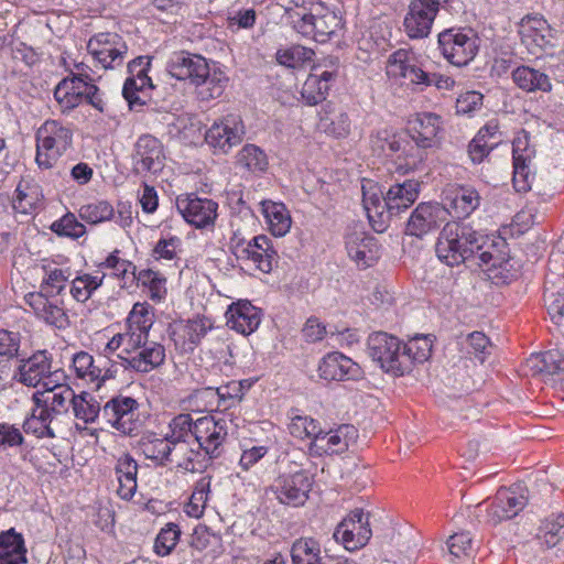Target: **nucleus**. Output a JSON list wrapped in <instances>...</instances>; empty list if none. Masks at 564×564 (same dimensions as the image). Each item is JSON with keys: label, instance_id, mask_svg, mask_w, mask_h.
Here are the masks:
<instances>
[{"label": "nucleus", "instance_id": "f257e3e1", "mask_svg": "<svg viewBox=\"0 0 564 564\" xmlns=\"http://www.w3.org/2000/svg\"><path fill=\"white\" fill-rule=\"evenodd\" d=\"M484 237L470 226L449 221L440 232L436 241L435 252L437 258L449 267L459 265L468 260L478 249V240Z\"/></svg>", "mask_w": 564, "mask_h": 564}, {"label": "nucleus", "instance_id": "f03ea898", "mask_svg": "<svg viewBox=\"0 0 564 564\" xmlns=\"http://www.w3.org/2000/svg\"><path fill=\"white\" fill-rule=\"evenodd\" d=\"M73 130L57 120H46L36 131L35 161L40 169H52L73 145Z\"/></svg>", "mask_w": 564, "mask_h": 564}, {"label": "nucleus", "instance_id": "7ed1b4c3", "mask_svg": "<svg viewBox=\"0 0 564 564\" xmlns=\"http://www.w3.org/2000/svg\"><path fill=\"white\" fill-rule=\"evenodd\" d=\"M368 354L388 373L403 376L410 372V359L402 355L399 338L383 332L368 337Z\"/></svg>", "mask_w": 564, "mask_h": 564}, {"label": "nucleus", "instance_id": "20e7f679", "mask_svg": "<svg viewBox=\"0 0 564 564\" xmlns=\"http://www.w3.org/2000/svg\"><path fill=\"white\" fill-rule=\"evenodd\" d=\"M230 248L238 260L250 262L264 273H269L273 269V263L278 262V253L271 240L264 235L249 241L235 235L231 238Z\"/></svg>", "mask_w": 564, "mask_h": 564}, {"label": "nucleus", "instance_id": "39448f33", "mask_svg": "<svg viewBox=\"0 0 564 564\" xmlns=\"http://www.w3.org/2000/svg\"><path fill=\"white\" fill-rule=\"evenodd\" d=\"M441 124V117L435 113L424 112L416 117L411 129L414 145H410L409 156L412 161L406 163L410 169H417L425 160V150L437 144Z\"/></svg>", "mask_w": 564, "mask_h": 564}, {"label": "nucleus", "instance_id": "423d86ee", "mask_svg": "<svg viewBox=\"0 0 564 564\" xmlns=\"http://www.w3.org/2000/svg\"><path fill=\"white\" fill-rule=\"evenodd\" d=\"M13 378L26 387L36 388L42 384L45 389V382L65 379V375L61 369L52 370L51 356L45 350H40L20 360Z\"/></svg>", "mask_w": 564, "mask_h": 564}, {"label": "nucleus", "instance_id": "0eeeda50", "mask_svg": "<svg viewBox=\"0 0 564 564\" xmlns=\"http://www.w3.org/2000/svg\"><path fill=\"white\" fill-rule=\"evenodd\" d=\"M521 43L531 55H540L555 46L556 31L541 14H528L519 23Z\"/></svg>", "mask_w": 564, "mask_h": 564}, {"label": "nucleus", "instance_id": "6e6552de", "mask_svg": "<svg viewBox=\"0 0 564 564\" xmlns=\"http://www.w3.org/2000/svg\"><path fill=\"white\" fill-rule=\"evenodd\" d=\"M438 46L443 56L458 67L473 61L478 51L477 40L474 35L454 29L438 34Z\"/></svg>", "mask_w": 564, "mask_h": 564}, {"label": "nucleus", "instance_id": "1a4fd4ad", "mask_svg": "<svg viewBox=\"0 0 564 564\" xmlns=\"http://www.w3.org/2000/svg\"><path fill=\"white\" fill-rule=\"evenodd\" d=\"M312 488V479L305 471L284 474L276 477L270 486L278 501L290 507H301L308 499Z\"/></svg>", "mask_w": 564, "mask_h": 564}, {"label": "nucleus", "instance_id": "9d476101", "mask_svg": "<svg viewBox=\"0 0 564 564\" xmlns=\"http://www.w3.org/2000/svg\"><path fill=\"white\" fill-rule=\"evenodd\" d=\"M245 133L241 117L229 113L212 124L205 133V140L215 150L227 153L232 147L242 142Z\"/></svg>", "mask_w": 564, "mask_h": 564}, {"label": "nucleus", "instance_id": "9b49d317", "mask_svg": "<svg viewBox=\"0 0 564 564\" xmlns=\"http://www.w3.org/2000/svg\"><path fill=\"white\" fill-rule=\"evenodd\" d=\"M87 50L106 69L121 65L128 53L126 42L113 32H102L94 35L87 43Z\"/></svg>", "mask_w": 564, "mask_h": 564}, {"label": "nucleus", "instance_id": "f8f14e48", "mask_svg": "<svg viewBox=\"0 0 564 564\" xmlns=\"http://www.w3.org/2000/svg\"><path fill=\"white\" fill-rule=\"evenodd\" d=\"M372 535L369 514L356 509L335 529L334 539L348 551L364 547Z\"/></svg>", "mask_w": 564, "mask_h": 564}, {"label": "nucleus", "instance_id": "ddd939ff", "mask_svg": "<svg viewBox=\"0 0 564 564\" xmlns=\"http://www.w3.org/2000/svg\"><path fill=\"white\" fill-rule=\"evenodd\" d=\"M227 435L228 427L225 420H216L207 415L197 419L194 423V438L208 459L220 456Z\"/></svg>", "mask_w": 564, "mask_h": 564}, {"label": "nucleus", "instance_id": "4468645a", "mask_svg": "<svg viewBox=\"0 0 564 564\" xmlns=\"http://www.w3.org/2000/svg\"><path fill=\"white\" fill-rule=\"evenodd\" d=\"M358 437V431L354 425L341 424L335 430L323 431L310 443V453L314 456L341 454L354 444Z\"/></svg>", "mask_w": 564, "mask_h": 564}, {"label": "nucleus", "instance_id": "2eb2a0df", "mask_svg": "<svg viewBox=\"0 0 564 564\" xmlns=\"http://www.w3.org/2000/svg\"><path fill=\"white\" fill-rule=\"evenodd\" d=\"M442 0H412L404 18V31L411 39H424L431 33Z\"/></svg>", "mask_w": 564, "mask_h": 564}, {"label": "nucleus", "instance_id": "dca6fc26", "mask_svg": "<svg viewBox=\"0 0 564 564\" xmlns=\"http://www.w3.org/2000/svg\"><path fill=\"white\" fill-rule=\"evenodd\" d=\"M138 402L131 397L111 398L102 408V414L117 431L123 435H133L138 430L135 412Z\"/></svg>", "mask_w": 564, "mask_h": 564}, {"label": "nucleus", "instance_id": "f3484780", "mask_svg": "<svg viewBox=\"0 0 564 564\" xmlns=\"http://www.w3.org/2000/svg\"><path fill=\"white\" fill-rule=\"evenodd\" d=\"M176 208L188 224L196 228H205L214 225L218 204L213 199L191 194L177 197Z\"/></svg>", "mask_w": 564, "mask_h": 564}, {"label": "nucleus", "instance_id": "a211bd4d", "mask_svg": "<svg viewBox=\"0 0 564 564\" xmlns=\"http://www.w3.org/2000/svg\"><path fill=\"white\" fill-rule=\"evenodd\" d=\"M340 18L322 2L296 31L299 34L324 43L339 29Z\"/></svg>", "mask_w": 564, "mask_h": 564}, {"label": "nucleus", "instance_id": "6ab92c4d", "mask_svg": "<svg viewBox=\"0 0 564 564\" xmlns=\"http://www.w3.org/2000/svg\"><path fill=\"white\" fill-rule=\"evenodd\" d=\"M447 210L441 204L421 203L412 212L408 220L405 232L410 236L423 238L435 231L446 219Z\"/></svg>", "mask_w": 564, "mask_h": 564}, {"label": "nucleus", "instance_id": "aec40b11", "mask_svg": "<svg viewBox=\"0 0 564 564\" xmlns=\"http://www.w3.org/2000/svg\"><path fill=\"white\" fill-rule=\"evenodd\" d=\"M527 505V499L516 491L500 488L490 505L486 507V522L497 525L514 518Z\"/></svg>", "mask_w": 564, "mask_h": 564}, {"label": "nucleus", "instance_id": "412c9836", "mask_svg": "<svg viewBox=\"0 0 564 564\" xmlns=\"http://www.w3.org/2000/svg\"><path fill=\"white\" fill-rule=\"evenodd\" d=\"M386 73L392 79H405L416 89L426 78V72L416 65V61L409 51L400 48L389 55L386 64Z\"/></svg>", "mask_w": 564, "mask_h": 564}, {"label": "nucleus", "instance_id": "4be33fe9", "mask_svg": "<svg viewBox=\"0 0 564 564\" xmlns=\"http://www.w3.org/2000/svg\"><path fill=\"white\" fill-rule=\"evenodd\" d=\"M169 73L178 80H191L192 84H199L205 75H208L209 64L196 54L186 52L174 53L167 63Z\"/></svg>", "mask_w": 564, "mask_h": 564}, {"label": "nucleus", "instance_id": "5701e85b", "mask_svg": "<svg viewBox=\"0 0 564 564\" xmlns=\"http://www.w3.org/2000/svg\"><path fill=\"white\" fill-rule=\"evenodd\" d=\"M163 145L156 138L141 135L134 145V171L137 173H156L163 167Z\"/></svg>", "mask_w": 564, "mask_h": 564}, {"label": "nucleus", "instance_id": "b1692460", "mask_svg": "<svg viewBox=\"0 0 564 564\" xmlns=\"http://www.w3.org/2000/svg\"><path fill=\"white\" fill-rule=\"evenodd\" d=\"M346 250L359 268L371 267L379 258V248L373 237L364 231H351L346 236Z\"/></svg>", "mask_w": 564, "mask_h": 564}, {"label": "nucleus", "instance_id": "393cba45", "mask_svg": "<svg viewBox=\"0 0 564 564\" xmlns=\"http://www.w3.org/2000/svg\"><path fill=\"white\" fill-rule=\"evenodd\" d=\"M118 357L123 360L126 368L133 369L137 372L148 373L163 365L165 360V348L159 343L149 341L133 354H118Z\"/></svg>", "mask_w": 564, "mask_h": 564}, {"label": "nucleus", "instance_id": "a878e982", "mask_svg": "<svg viewBox=\"0 0 564 564\" xmlns=\"http://www.w3.org/2000/svg\"><path fill=\"white\" fill-rule=\"evenodd\" d=\"M420 183L415 180H405L395 183L384 194L386 212L389 216H398L409 209L417 199Z\"/></svg>", "mask_w": 564, "mask_h": 564}, {"label": "nucleus", "instance_id": "bb28decb", "mask_svg": "<svg viewBox=\"0 0 564 564\" xmlns=\"http://www.w3.org/2000/svg\"><path fill=\"white\" fill-rule=\"evenodd\" d=\"M227 325L240 334L253 333L261 323V311L249 301L232 303L226 312Z\"/></svg>", "mask_w": 564, "mask_h": 564}, {"label": "nucleus", "instance_id": "cd10ccee", "mask_svg": "<svg viewBox=\"0 0 564 564\" xmlns=\"http://www.w3.org/2000/svg\"><path fill=\"white\" fill-rule=\"evenodd\" d=\"M25 303L33 310L35 315L43 319L45 323L53 325L57 328H65L68 326V316L64 308L56 302L50 300L42 292H31L24 297Z\"/></svg>", "mask_w": 564, "mask_h": 564}, {"label": "nucleus", "instance_id": "c85d7f7f", "mask_svg": "<svg viewBox=\"0 0 564 564\" xmlns=\"http://www.w3.org/2000/svg\"><path fill=\"white\" fill-rule=\"evenodd\" d=\"M64 380L47 381L44 391H42L44 393L42 401L48 406L51 414L56 417L67 414L75 400L74 390L62 383Z\"/></svg>", "mask_w": 564, "mask_h": 564}, {"label": "nucleus", "instance_id": "c756f323", "mask_svg": "<svg viewBox=\"0 0 564 564\" xmlns=\"http://www.w3.org/2000/svg\"><path fill=\"white\" fill-rule=\"evenodd\" d=\"M139 465L137 460L128 453L118 457L115 465V473L118 480L117 494L123 500H131L134 496L138 484Z\"/></svg>", "mask_w": 564, "mask_h": 564}, {"label": "nucleus", "instance_id": "7c9ffc66", "mask_svg": "<svg viewBox=\"0 0 564 564\" xmlns=\"http://www.w3.org/2000/svg\"><path fill=\"white\" fill-rule=\"evenodd\" d=\"M83 75H73L58 83L54 90V97L63 113L69 112L83 102L84 94Z\"/></svg>", "mask_w": 564, "mask_h": 564}, {"label": "nucleus", "instance_id": "2f4dec72", "mask_svg": "<svg viewBox=\"0 0 564 564\" xmlns=\"http://www.w3.org/2000/svg\"><path fill=\"white\" fill-rule=\"evenodd\" d=\"M319 376L325 380H344L352 377L357 365L340 352H330L323 358L318 366Z\"/></svg>", "mask_w": 564, "mask_h": 564}, {"label": "nucleus", "instance_id": "473e14b6", "mask_svg": "<svg viewBox=\"0 0 564 564\" xmlns=\"http://www.w3.org/2000/svg\"><path fill=\"white\" fill-rule=\"evenodd\" d=\"M511 76L513 83L520 89L527 93H549L552 89V84L549 76L545 73L530 66L517 67L512 70Z\"/></svg>", "mask_w": 564, "mask_h": 564}, {"label": "nucleus", "instance_id": "72a5a7b5", "mask_svg": "<svg viewBox=\"0 0 564 564\" xmlns=\"http://www.w3.org/2000/svg\"><path fill=\"white\" fill-rule=\"evenodd\" d=\"M480 204V196L474 188L462 187L453 193L452 196L446 197V203L443 205L455 218H465L469 216Z\"/></svg>", "mask_w": 564, "mask_h": 564}, {"label": "nucleus", "instance_id": "f704fd0d", "mask_svg": "<svg viewBox=\"0 0 564 564\" xmlns=\"http://www.w3.org/2000/svg\"><path fill=\"white\" fill-rule=\"evenodd\" d=\"M73 368L78 378L94 383L97 390L100 389L107 379L111 378L109 370H104L96 365L93 356L86 351H79L74 355Z\"/></svg>", "mask_w": 564, "mask_h": 564}, {"label": "nucleus", "instance_id": "c9c22d12", "mask_svg": "<svg viewBox=\"0 0 564 564\" xmlns=\"http://www.w3.org/2000/svg\"><path fill=\"white\" fill-rule=\"evenodd\" d=\"M25 547L23 538L13 529L0 534V564L25 563Z\"/></svg>", "mask_w": 564, "mask_h": 564}, {"label": "nucleus", "instance_id": "e433bc0d", "mask_svg": "<svg viewBox=\"0 0 564 564\" xmlns=\"http://www.w3.org/2000/svg\"><path fill=\"white\" fill-rule=\"evenodd\" d=\"M261 205L262 213L272 235L276 237L286 235L291 228L292 219L284 204L264 200Z\"/></svg>", "mask_w": 564, "mask_h": 564}, {"label": "nucleus", "instance_id": "4c0bfd02", "mask_svg": "<svg viewBox=\"0 0 564 564\" xmlns=\"http://www.w3.org/2000/svg\"><path fill=\"white\" fill-rule=\"evenodd\" d=\"M139 447L145 458L151 459L161 466L171 462V455L174 452V445L172 444L171 438H167L166 436H144L140 440Z\"/></svg>", "mask_w": 564, "mask_h": 564}, {"label": "nucleus", "instance_id": "58836bf2", "mask_svg": "<svg viewBox=\"0 0 564 564\" xmlns=\"http://www.w3.org/2000/svg\"><path fill=\"white\" fill-rule=\"evenodd\" d=\"M322 3L319 0H279V6L284 9L288 21L297 31L304 21Z\"/></svg>", "mask_w": 564, "mask_h": 564}, {"label": "nucleus", "instance_id": "ea45409f", "mask_svg": "<svg viewBox=\"0 0 564 564\" xmlns=\"http://www.w3.org/2000/svg\"><path fill=\"white\" fill-rule=\"evenodd\" d=\"M292 564H324L321 544L313 538L296 540L291 549Z\"/></svg>", "mask_w": 564, "mask_h": 564}, {"label": "nucleus", "instance_id": "a19ab883", "mask_svg": "<svg viewBox=\"0 0 564 564\" xmlns=\"http://www.w3.org/2000/svg\"><path fill=\"white\" fill-rule=\"evenodd\" d=\"M150 61L147 57L139 56L128 64L129 73L133 76L128 78L123 85L122 94H132V90L143 93L147 88H152L151 78L147 74V67Z\"/></svg>", "mask_w": 564, "mask_h": 564}, {"label": "nucleus", "instance_id": "79ce46f5", "mask_svg": "<svg viewBox=\"0 0 564 564\" xmlns=\"http://www.w3.org/2000/svg\"><path fill=\"white\" fill-rule=\"evenodd\" d=\"M194 423L189 414H180L170 423L171 434L166 437L171 438L174 445V452L185 453L187 451L186 438L194 436Z\"/></svg>", "mask_w": 564, "mask_h": 564}, {"label": "nucleus", "instance_id": "37998d69", "mask_svg": "<svg viewBox=\"0 0 564 564\" xmlns=\"http://www.w3.org/2000/svg\"><path fill=\"white\" fill-rule=\"evenodd\" d=\"M478 249L475 250L473 257L468 260L475 265L478 267H487V270H491L494 268L502 267L508 262L505 253H501L497 250L494 243H489L487 246L484 245V239L478 240L477 242Z\"/></svg>", "mask_w": 564, "mask_h": 564}, {"label": "nucleus", "instance_id": "c03bdc74", "mask_svg": "<svg viewBox=\"0 0 564 564\" xmlns=\"http://www.w3.org/2000/svg\"><path fill=\"white\" fill-rule=\"evenodd\" d=\"M227 84V78L219 69L208 70L199 84L195 86L198 89V96L202 100L215 99L221 96Z\"/></svg>", "mask_w": 564, "mask_h": 564}, {"label": "nucleus", "instance_id": "a18cd8bd", "mask_svg": "<svg viewBox=\"0 0 564 564\" xmlns=\"http://www.w3.org/2000/svg\"><path fill=\"white\" fill-rule=\"evenodd\" d=\"M402 355L410 359V371L414 364H422L431 357L432 340L427 336H415L406 344L401 343Z\"/></svg>", "mask_w": 564, "mask_h": 564}, {"label": "nucleus", "instance_id": "49530a36", "mask_svg": "<svg viewBox=\"0 0 564 564\" xmlns=\"http://www.w3.org/2000/svg\"><path fill=\"white\" fill-rule=\"evenodd\" d=\"M73 412L74 415L82 420L84 423H94L98 417L101 406L99 401H97L90 393L82 392L80 394H75V400L73 403Z\"/></svg>", "mask_w": 564, "mask_h": 564}, {"label": "nucleus", "instance_id": "de8ad7c7", "mask_svg": "<svg viewBox=\"0 0 564 564\" xmlns=\"http://www.w3.org/2000/svg\"><path fill=\"white\" fill-rule=\"evenodd\" d=\"M237 163L250 172H263L268 167V158L259 147L246 144L237 155Z\"/></svg>", "mask_w": 564, "mask_h": 564}, {"label": "nucleus", "instance_id": "09e8293b", "mask_svg": "<svg viewBox=\"0 0 564 564\" xmlns=\"http://www.w3.org/2000/svg\"><path fill=\"white\" fill-rule=\"evenodd\" d=\"M245 381H230L216 389L208 387L202 391H197V394H210L216 397L226 408L230 406L234 402L240 401L245 394Z\"/></svg>", "mask_w": 564, "mask_h": 564}, {"label": "nucleus", "instance_id": "8fccbe9b", "mask_svg": "<svg viewBox=\"0 0 564 564\" xmlns=\"http://www.w3.org/2000/svg\"><path fill=\"white\" fill-rule=\"evenodd\" d=\"M213 327L206 317H197L187 321L183 327V337L189 350H193Z\"/></svg>", "mask_w": 564, "mask_h": 564}, {"label": "nucleus", "instance_id": "3c124183", "mask_svg": "<svg viewBox=\"0 0 564 564\" xmlns=\"http://www.w3.org/2000/svg\"><path fill=\"white\" fill-rule=\"evenodd\" d=\"M105 275L84 274L72 281L70 294L77 302H86L102 283Z\"/></svg>", "mask_w": 564, "mask_h": 564}, {"label": "nucleus", "instance_id": "603ef678", "mask_svg": "<svg viewBox=\"0 0 564 564\" xmlns=\"http://www.w3.org/2000/svg\"><path fill=\"white\" fill-rule=\"evenodd\" d=\"M319 424L316 420L307 415H299L294 414L291 416V422L289 424V432L292 436L305 440L316 438V435L319 433Z\"/></svg>", "mask_w": 564, "mask_h": 564}, {"label": "nucleus", "instance_id": "864d4df0", "mask_svg": "<svg viewBox=\"0 0 564 564\" xmlns=\"http://www.w3.org/2000/svg\"><path fill=\"white\" fill-rule=\"evenodd\" d=\"M83 220L96 225L109 220L113 216V207L106 200L83 205L79 208Z\"/></svg>", "mask_w": 564, "mask_h": 564}, {"label": "nucleus", "instance_id": "5fc2aeb1", "mask_svg": "<svg viewBox=\"0 0 564 564\" xmlns=\"http://www.w3.org/2000/svg\"><path fill=\"white\" fill-rule=\"evenodd\" d=\"M181 535V530L177 524L170 522L159 532L155 542L154 551L160 556L169 555L176 546Z\"/></svg>", "mask_w": 564, "mask_h": 564}, {"label": "nucleus", "instance_id": "6e6d98bb", "mask_svg": "<svg viewBox=\"0 0 564 564\" xmlns=\"http://www.w3.org/2000/svg\"><path fill=\"white\" fill-rule=\"evenodd\" d=\"M152 325L153 314L150 305L147 303H135L127 318V327L149 334Z\"/></svg>", "mask_w": 564, "mask_h": 564}, {"label": "nucleus", "instance_id": "4d7b16f0", "mask_svg": "<svg viewBox=\"0 0 564 564\" xmlns=\"http://www.w3.org/2000/svg\"><path fill=\"white\" fill-rule=\"evenodd\" d=\"M314 52L301 45L291 46L286 50H280L276 53V61L279 64L296 68L300 67L304 62L310 61Z\"/></svg>", "mask_w": 564, "mask_h": 564}, {"label": "nucleus", "instance_id": "13d9d810", "mask_svg": "<svg viewBox=\"0 0 564 564\" xmlns=\"http://www.w3.org/2000/svg\"><path fill=\"white\" fill-rule=\"evenodd\" d=\"M329 86L310 74L302 87V97L307 105L314 106L326 99Z\"/></svg>", "mask_w": 564, "mask_h": 564}, {"label": "nucleus", "instance_id": "bf43d9fd", "mask_svg": "<svg viewBox=\"0 0 564 564\" xmlns=\"http://www.w3.org/2000/svg\"><path fill=\"white\" fill-rule=\"evenodd\" d=\"M51 229L58 236L74 239L84 236L86 232L85 226L72 213H67L59 220L54 221Z\"/></svg>", "mask_w": 564, "mask_h": 564}, {"label": "nucleus", "instance_id": "052dcab7", "mask_svg": "<svg viewBox=\"0 0 564 564\" xmlns=\"http://www.w3.org/2000/svg\"><path fill=\"white\" fill-rule=\"evenodd\" d=\"M46 276L43 280L42 289L55 294H62L66 288V282L70 278L69 269L52 268L47 269L44 267Z\"/></svg>", "mask_w": 564, "mask_h": 564}, {"label": "nucleus", "instance_id": "680f3d73", "mask_svg": "<svg viewBox=\"0 0 564 564\" xmlns=\"http://www.w3.org/2000/svg\"><path fill=\"white\" fill-rule=\"evenodd\" d=\"M373 189H376L375 185H371L369 189L362 186V204L369 220L372 219L373 214L380 216L386 210L383 193Z\"/></svg>", "mask_w": 564, "mask_h": 564}, {"label": "nucleus", "instance_id": "e2e57ef3", "mask_svg": "<svg viewBox=\"0 0 564 564\" xmlns=\"http://www.w3.org/2000/svg\"><path fill=\"white\" fill-rule=\"evenodd\" d=\"M471 542L473 540L467 532L451 535L447 541L449 554L454 558H469L473 553Z\"/></svg>", "mask_w": 564, "mask_h": 564}, {"label": "nucleus", "instance_id": "0e129e2a", "mask_svg": "<svg viewBox=\"0 0 564 564\" xmlns=\"http://www.w3.org/2000/svg\"><path fill=\"white\" fill-rule=\"evenodd\" d=\"M564 538V513L547 519L544 523L543 543L554 547Z\"/></svg>", "mask_w": 564, "mask_h": 564}, {"label": "nucleus", "instance_id": "69168bd1", "mask_svg": "<svg viewBox=\"0 0 564 564\" xmlns=\"http://www.w3.org/2000/svg\"><path fill=\"white\" fill-rule=\"evenodd\" d=\"M177 458V467L189 473H202L206 468L205 458H200L202 454L193 448H188L185 453L174 452Z\"/></svg>", "mask_w": 564, "mask_h": 564}, {"label": "nucleus", "instance_id": "338daca9", "mask_svg": "<svg viewBox=\"0 0 564 564\" xmlns=\"http://www.w3.org/2000/svg\"><path fill=\"white\" fill-rule=\"evenodd\" d=\"M539 371L549 375L564 372V356L557 350L543 352L540 357Z\"/></svg>", "mask_w": 564, "mask_h": 564}, {"label": "nucleus", "instance_id": "774afa93", "mask_svg": "<svg viewBox=\"0 0 564 564\" xmlns=\"http://www.w3.org/2000/svg\"><path fill=\"white\" fill-rule=\"evenodd\" d=\"M547 313L556 325L564 324V295L550 293L544 295Z\"/></svg>", "mask_w": 564, "mask_h": 564}]
</instances>
